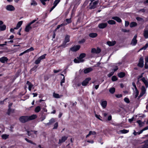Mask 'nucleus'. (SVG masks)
<instances>
[{
  "mask_svg": "<svg viewBox=\"0 0 148 148\" xmlns=\"http://www.w3.org/2000/svg\"><path fill=\"white\" fill-rule=\"evenodd\" d=\"M8 135L7 134H3L1 136V137L3 139L6 140L8 138Z\"/></svg>",
  "mask_w": 148,
  "mask_h": 148,
  "instance_id": "obj_34",
  "label": "nucleus"
},
{
  "mask_svg": "<svg viewBox=\"0 0 148 148\" xmlns=\"http://www.w3.org/2000/svg\"><path fill=\"white\" fill-rule=\"evenodd\" d=\"M137 122L138 123L139 126L140 127L142 126L144 124V123L140 120L137 121Z\"/></svg>",
  "mask_w": 148,
  "mask_h": 148,
  "instance_id": "obj_33",
  "label": "nucleus"
},
{
  "mask_svg": "<svg viewBox=\"0 0 148 148\" xmlns=\"http://www.w3.org/2000/svg\"><path fill=\"white\" fill-rule=\"evenodd\" d=\"M58 126V122H56L55 124L54 125V127L53 128V129H56Z\"/></svg>",
  "mask_w": 148,
  "mask_h": 148,
  "instance_id": "obj_46",
  "label": "nucleus"
},
{
  "mask_svg": "<svg viewBox=\"0 0 148 148\" xmlns=\"http://www.w3.org/2000/svg\"><path fill=\"white\" fill-rule=\"evenodd\" d=\"M148 47V45L147 44H146L145 46L143 47L142 48V49L145 50L146 49L147 47Z\"/></svg>",
  "mask_w": 148,
  "mask_h": 148,
  "instance_id": "obj_63",
  "label": "nucleus"
},
{
  "mask_svg": "<svg viewBox=\"0 0 148 148\" xmlns=\"http://www.w3.org/2000/svg\"><path fill=\"white\" fill-rule=\"evenodd\" d=\"M26 131L27 132V135L28 136H30L32 134L31 133V132H32V130H31V131H29L27 130H26Z\"/></svg>",
  "mask_w": 148,
  "mask_h": 148,
  "instance_id": "obj_49",
  "label": "nucleus"
},
{
  "mask_svg": "<svg viewBox=\"0 0 148 148\" xmlns=\"http://www.w3.org/2000/svg\"><path fill=\"white\" fill-rule=\"evenodd\" d=\"M31 25L29 24V23L26 26L25 28V31L26 32H29L30 30H31L32 27L31 26Z\"/></svg>",
  "mask_w": 148,
  "mask_h": 148,
  "instance_id": "obj_16",
  "label": "nucleus"
},
{
  "mask_svg": "<svg viewBox=\"0 0 148 148\" xmlns=\"http://www.w3.org/2000/svg\"><path fill=\"white\" fill-rule=\"evenodd\" d=\"M86 55V54L85 53H82L80 54L79 57L83 59V58L85 57Z\"/></svg>",
  "mask_w": 148,
  "mask_h": 148,
  "instance_id": "obj_37",
  "label": "nucleus"
},
{
  "mask_svg": "<svg viewBox=\"0 0 148 148\" xmlns=\"http://www.w3.org/2000/svg\"><path fill=\"white\" fill-rule=\"evenodd\" d=\"M49 0H47V1H49ZM42 3L44 5L46 4L45 1H46L47 0H40Z\"/></svg>",
  "mask_w": 148,
  "mask_h": 148,
  "instance_id": "obj_53",
  "label": "nucleus"
},
{
  "mask_svg": "<svg viewBox=\"0 0 148 148\" xmlns=\"http://www.w3.org/2000/svg\"><path fill=\"white\" fill-rule=\"evenodd\" d=\"M89 134H90V135H94L96 134V132L95 131H90L89 132Z\"/></svg>",
  "mask_w": 148,
  "mask_h": 148,
  "instance_id": "obj_51",
  "label": "nucleus"
},
{
  "mask_svg": "<svg viewBox=\"0 0 148 148\" xmlns=\"http://www.w3.org/2000/svg\"><path fill=\"white\" fill-rule=\"evenodd\" d=\"M112 80L114 82L117 80V78L115 76H113L112 77Z\"/></svg>",
  "mask_w": 148,
  "mask_h": 148,
  "instance_id": "obj_38",
  "label": "nucleus"
},
{
  "mask_svg": "<svg viewBox=\"0 0 148 148\" xmlns=\"http://www.w3.org/2000/svg\"><path fill=\"white\" fill-rule=\"evenodd\" d=\"M53 96L54 98H59L62 97V95L60 96L58 94L55 93H54L53 95Z\"/></svg>",
  "mask_w": 148,
  "mask_h": 148,
  "instance_id": "obj_27",
  "label": "nucleus"
},
{
  "mask_svg": "<svg viewBox=\"0 0 148 148\" xmlns=\"http://www.w3.org/2000/svg\"><path fill=\"white\" fill-rule=\"evenodd\" d=\"M7 58L5 57H3L1 58V62L2 63H4L5 62H7L8 60Z\"/></svg>",
  "mask_w": 148,
  "mask_h": 148,
  "instance_id": "obj_22",
  "label": "nucleus"
},
{
  "mask_svg": "<svg viewBox=\"0 0 148 148\" xmlns=\"http://www.w3.org/2000/svg\"><path fill=\"white\" fill-rule=\"evenodd\" d=\"M62 70L61 69H59L58 70H53V72L54 73H56L58 72H59L60 71H61Z\"/></svg>",
  "mask_w": 148,
  "mask_h": 148,
  "instance_id": "obj_55",
  "label": "nucleus"
},
{
  "mask_svg": "<svg viewBox=\"0 0 148 148\" xmlns=\"http://www.w3.org/2000/svg\"><path fill=\"white\" fill-rule=\"evenodd\" d=\"M6 26L5 25H0V31H3L5 30Z\"/></svg>",
  "mask_w": 148,
  "mask_h": 148,
  "instance_id": "obj_26",
  "label": "nucleus"
},
{
  "mask_svg": "<svg viewBox=\"0 0 148 148\" xmlns=\"http://www.w3.org/2000/svg\"><path fill=\"white\" fill-rule=\"evenodd\" d=\"M120 132L122 134H125L129 132V130L125 129H124L120 131Z\"/></svg>",
  "mask_w": 148,
  "mask_h": 148,
  "instance_id": "obj_36",
  "label": "nucleus"
},
{
  "mask_svg": "<svg viewBox=\"0 0 148 148\" xmlns=\"http://www.w3.org/2000/svg\"><path fill=\"white\" fill-rule=\"evenodd\" d=\"M138 66L141 68L143 67V57H141L140 58L139 60V63L138 64Z\"/></svg>",
  "mask_w": 148,
  "mask_h": 148,
  "instance_id": "obj_6",
  "label": "nucleus"
},
{
  "mask_svg": "<svg viewBox=\"0 0 148 148\" xmlns=\"http://www.w3.org/2000/svg\"><path fill=\"white\" fill-rule=\"evenodd\" d=\"M101 51V50L100 48H97V49H96V53H100Z\"/></svg>",
  "mask_w": 148,
  "mask_h": 148,
  "instance_id": "obj_57",
  "label": "nucleus"
},
{
  "mask_svg": "<svg viewBox=\"0 0 148 148\" xmlns=\"http://www.w3.org/2000/svg\"><path fill=\"white\" fill-rule=\"evenodd\" d=\"M135 93L136 95L135 96V98H136L139 94V91L138 89L135 90Z\"/></svg>",
  "mask_w": 148,
  "mask_h": 148,
  "instance_id": "obj_45",
  "label": "nucleus"
},
{
  "mask_svg": "<svg viewBox=\"0 0 148 148\" xmlns=\"http://www.w3.org/2000/svg\"><path fill=\"white\" fill-rule=\"evenodd\" d=\"M108 25L107 23H99L98 25V27L99 29H102L106 28Z\"/></svg>",
  "mask_w": 148,
  "mask_h": 148,
  "instance_id": "obj_4",
  "label": "nucleus"
},
{
  "mask_svg": "<svg viewBox=\"0 0 148 148\" xmlns=\"http://www.w3.org/2000/svg\"><path fill=\"white\" fill-rule=\"evenodd\" d=\"M92 68L91 67L88 68L84 70V73L85 74L93 70Z\"/></svg>",
  "mask_w": 148,
  "mask_h": 148,
  "instance_id": "obj_15",
  "label": "nucleus"
},
{
  "mask_svg": "<svg viewBox=\"0 0 148 148\" xmlns=\"http://www.w3.org/2000/svg\"><path fill=\"white\" fill-rule=\"evenodd\" d=\"M132 85L134 87L135 90L137 89V87H136V84L134 82H132Z\"/></svg>",
  "mask_w": 148,
  "mask_h": 148,
  "instance_id": "obj_61",
  "label": "nucleus"
},
{
  "mask_svg": "<svg viewBox=\"0 0 148 148\" xmlns=\"http://www.w3.org/2000/svg\"><path fill=\"white\" fill-rule=\"evenodd\" d=\"M137 25V24L135 22H132L130 24V26L131 27H133L136 26Z\"/></svg>",
  "mask_w": 148,
  "mask_h": 148,
  "instance_id": "obj_31",
  "label": "nucleus"
},
{
  "mask_svg": "<svg viewBox=\"0 0 148 148\" xmlns=\"http://www.w3.org/2000/svg\"><path fill=\"white\" fill-rule=\"evenodd\" d=\"M19 120L20 122L24 123L28 121V116H22L19 117Z\"/></svg>",
  "mask_w": 148,
  "mask_h": 148,
  "instance_id": "obj_1",
  "label": "nucleus"
},
{
  "mask_svg": "<svg viewBox=\"0 0 148 148\" xmlns=\"http://www.w3.org/2000/svg\"><path fill=\"white\" fill-rule=\"evenodd\" d=\"M141 80L145 84L146 88L148 87V81L147 80L145 79V77H143L141 79Z\"/></svg>",
  "mask_w": 148,
  "mask_h": 148,
  "instance_id": "obj_18",
  "label": "nucleus"
},
{
  "mask_svg": "<svg viewBox=\"0 0 148 148\" xmlns=\"http://www.w3.org/2000/svg\"><path fill=\"white\" fill-rule=\"evenodd\" d=\"M91 80V78L88 77L86 78L82 83V85L83 86H86L88 84L89 82Z\"/></svg>",
  "mask_w": 148,
  "mask_h": 148,
  "instance_id": "obj_9",
  "label": "nucleus"
},
{
  "mask_svg": "<svg viewBox=\"0 0 148 148\" xmlns=\"http://www.w3.org/2000/svg\"><path fill=\"white\" fill-rule=\"evenodd\" d=\"M84 61V60L81 58L79 57H77V58H75L74 60V62L75 63L83 62Z\"/></svg>",
  "mask_w": 148,
  "mask_h": 148,
  "instance_id": "obj_8",
  "label": "nucleus"
},
{
  "mask_svg": "<svg viewBox=\"0 0 148 148\" xmlns=\"http://www.w3.org/2000/svg\"><path fill=\"white\" fill-rule=\"evenodd\" d=\"M27 84L28 86V89L29 91H31V89L32 88L33 86V84L30 83L29 81H27Z\"/></svg>",
  "mask_w": 148,
  "mask_h": 148,
  "instance_id": "obj_20",
  "label": "nucleus"
},
{
  "mask_svg": "<svg viewBox=\"0 0 148 148\" xmlns=\"http://www.w3.org/2000/svg\"><path fill=\"white\" fill-rule=\"evenodd\" d=\"M34 50V48L33 47H31L30 48H29V49H28L26 50V51H27V52H29V51H33Z\"/></svg>",
  "mask_w": 148,
  "mask_h": 148,
  "instance_id": "obj_47",
  "label": "nucleus"
},
{
  "mask_svg": "<svg viewBox=\"0 0 148 148\" xmlns=\"http://www.w3.org/2000/svg\"><path fill=\"white\" fill-rule=\"evenodd\" d=\"M55 121V119L54 118H52L49 120L48 123H45V124L46 126L50 125H52Z\"/></svg>",
  "mask_w": 148,
  "mask_h": 148,
  "instance_id": "obj_11",
  "label": "nucleus"
},
{
  "mask_svg": "<svg viewBox=\"0 0 148 148\" xmlns=\"http://www.w3.org/2000/svg\"><path fill=\"white\" fill-rule=\"evenodd\" d=\"M125 75V73L123 72H121L118 73V77L121 78L124 77Z\"/></svg>",
  "mask_w": 148,
  "mask_h": 148,
  "instance_id": "obj_24",
  "label": "nucleus"
},
{
  "mask_svg": "<svg viewBox=\"0 0 148 148\" xmlns=\"http://www.w3.org/2000/svg\"><path fill=\"white\" fill-rule=\"evenodd\" d=\"M12 105V103H10L9 105V109H8V111L9 112H10V107Z\"/></svg>",
  "mask_w": 148,
  "mask_h": 148,
  "instance_id": "obj_58",
  "label": "nucleus"
},
{
  "mask_svg": "<svg viewBox=\"0 0 148 148\" xmlns=\"http://www.w3.org/2000/svg\"><path fill=\"white\" fill-rule=\"evenodd\" d=\"M60 1V0H55L54 2L53 5L56 6Z\"/></svg>",
  "mask_w": 148,
  "mask_h": 148,
  "instance_id": "obj_43",
  "label": "nucleus"
},
{
  "mask_svg": "<svg viewBox=\"0 0 148 148\" xmlns=\"http://www.w3.org/2000/svg\"><path fill=\"white\" fill-rule=\"evenodd\" d=\"M89 36L91 38H94L97 36V34L96 33H92L89 34Z\"/></svg>",
  "mask_w": 148,
  "mask_h": 148,
  "instance_id": "obj_23",
  "label": "nucleus"
},
{
  "mask_svg": "<svg viewBox=\"0 0 148 148\" xmlns=\"http://www.w3.org/2000/svg\"><path fill=\"white\" fill-rule=\"evenodd\" d=\"M67 138L68 137L66 136H63L62 137L61 139H60L59 140L58 144H60L65 142V141L67 140Z\"/></svg>",
  "mask_w": 148,
  "mask_h": 148,
  "instance_id": "obj_13",
  "label": "nucleus"
},
{
  "mask_svg": "<svg viewBox=\"0 0 148 148\" xmlns=\"http://www.w3.org/2000/svg\"><path fill=\"white\" fill-rule=\"evenodd\" d=\"M25 140L26 141H27L28 143H31L32 144H33V145H36V143H35L33 142L32 141L28 140L27 138H25Z\"/></svg>",
  "mask_w": 148,
  "mask_h": 148,
  "instance_id": "obj_35",
  "label": "nucleus"
},
{
  "mask_svg": "<svg viewBox=\"0 0 148 148\" xmlns=\"http://www.w3.org/2000/svg\"><path fill=\"white\" fill-rule=\"evenodd\" d=\"M66 21L68 23H70L71 22V18H68L66 19Z\"/></svg>",
  "mask_w": 148,
  "mask_h": 148,
  "instance_id": "obj_56",
  "label": "nucleus"
},
{
  "mask_svg": "<svg viewBox=\"0 0 148 148\" xmlns=\"http://www.w3.org/2000/svg\"><path fill=\"white\" fill-rule=\"evenodd\" d=\"M41 60L38 58V59L35 61V63L36 64H38L40 63Z\"/></svg>",
  "mask_w": 148,
  "mask_h": 148,
  "instance_id": "obj_44",
  "label": "nucleus"
},
{
  "mask_svg": "<svg viewBox=\"0 0 148 148\" xmlns=\"http://www.w3.org/2000/svg\"><path fill=\"white\" fill-rule=\"evenodd\" d=\"M23 23V21H19L17 24L16 26L19 28L21 25H22Z\"/></svg>",
  "mask_w": 148,
  "mask_h": 148,
  "instance_id": "obj_41",
  "label": "nucleus"
},
{
  "mask_svg": "<svg viewBox=\"0 0 148 148\" xmlns=\"http://www.w3.org/2000/svg\"><path fill=\"white\" fill-rule=\"evenodd\" d=\"M41 109L40 107L39 106L36 107L35 109V111L36 113L38 112Z\"/></svg>",
  "mask_w": 148,
  "mask_h": 148,
  "instance_id": "obj_32",
  "label": "nucleus"
},
{
  "mask_svg": "<svg viewBox=\"0 0 148 148\" xmlns=\"http://www.w3.org/2000/svg\"><path fill=\"white\" fill-rule=\"evenodd\" d=\"M95 116L97 119H99L101 120L100 119V117H101L100 115H98L97 114H95Z\"/></svg>",
  "mask_w": 148,
  "mask_h": 148,
  "instance_id": "obj_59",
  "label": "nucleus"
},
{
  "mask_svg": "<svg viewBox=\"0 0 148 148\" xmlns=\"http://www.w3.org/2000/svg\"><path fill=\"white\" fill-rule=\"evenodd\" d=\"M124 101L126 103H130V101L129 99L127 97H125L124 99Z\"/></svg>",
  "mask_w": 148,
  "mask_h": 148,
  "instance_id": "obj_48",
  "label": "nucleus"
},
{
  "mask_svg": "<svg viewBox=\"0 0 148 148\" xmlns=\"http://www.w3.org/2000/svg\"><path fill=\"white\" fill-rule=\"evenodd\" d=\"M114 73V72H112L110 73L108 75V77H110L111 76H112Z\"/></svg>",
  "mask_w": 148,
  "mask_h": 148,
  "instance_id": "obj_52",
  "label": "nucleus"
},
{
  "mask_svg": "<svg viewBox=\"0 0 148 148\" xmlns=\"http://www.w3.org/2000/svg\"><path fill=\"white\" fill-rule=\"evenodd\" d=\"M80 46L79 45L75 46L71 48L70 49L73 51H76L78 50L80 48Z\"/></svg>",
  "mask_w": 148,
  "mask_h": 148,
  "instance_id": "obj_10",
  "label": "nucleus"
},
{
  "mask_svg": "<svg viewBox=\"0 0 148 148\" xmlns=\"http://www.w3.org/2000/svg\"><path fill=\"white\" fill-rule=\"evenodd\" d=\"M115 89L114 88H110L109 90V91L111 94H113L115 92Z\"/></svg>",
  "mask_w": 148,
  "mask_h": 148,
  "instance_id": "obj_28",
  "label": "nucleus"
},
{
  "mask_svg": "<svg viewBox=\"0 0 148 148\" xmlns=\"http://www.w3.org/2000/svg\"><path fill=\"white\" fill-rule=\"evenodd\" d=\"M107 105V102L106 101H103L101 102V105L103 108H105Z\"/></svg>",
  "mask_w": 148,
  "mask_h": 148,
  "instance_id": "obj_21",
  "label": "nucleus"
},
{
  "mask_svg": "<svg viewBox=\"0 0 148 148\" xmlns=\"http://www.w3.org/2000/svg\"><path fill=\"white\" fill-rule=\"evenodd\" d=\"M116 97L118 98H120L122 97V95L121 94L117 95H116Z\"/></svg>",
  "mask_w": 148,
  "mask_h": 148,
  "instance_id": "obj_64",
  "label": "nucleus"
},
{
  "mask_svg": "<svg viewBox=\"0 0 148 148\" xmlns=\"http://www.w3.org/2000/svg\"><path fill=\"white\" fill-rule=\"evenodd\" d=\"M136 38L137 35H136L134 36L131 42L130 43L131 45L132 46H135L136 45L137 43V40H136Z\"/></svg>",
  "mask_w": 148,
  "mask_h": 148,
  "instance_id": "obj_5",
  "label": "nucleus"
},
{
  "mask_svg": "<svg viewBox=\"0 0 148 148\" xmlns=\"http://www.w3.org/2000/svg\"><path fill=\"white\" fill-rule=\"evenodd\" d=\"M116 43V42L115 41H108L107 42V44L109 46H112L114 45Z\"/></svg>",
  "mask_w": 148,
  "mask_h": 148,
  "instance_id": "obj_14",
  "label": "nucleus"
},
{
  "mask_svg": "<svg viewBox=\"0 0 148 148\" xmlns=\"http://www.w3.org/2000/svg\"><path fill=\"white\" fill-rule=\"evenodd\" d=\"M143 36L145 39L148 38V30L145 29L143 33Z\"/></svg>",
  "mask_w": 148,
  "mask_h": 148,
  "instance_id": "obj_12",
  "label": "nucleus"
},
{
  "mask_svg": "<svg viewBox=\"0 0 148 148\" xmlns=\"http://www.w3.org/2000/svg\"><path fill=\"white\" fill-rule=\"evenodd\" d=\"M28 121H29L30 120L34 119L36 118L37 117V116L36 114H33L31 116H28Z\"/></svg>",
  "mask_w": 148,
  "mask_h": 148,
  "instance_id": "obj_17",
  "label": "nucleus"
},
{
  "mask_svg": "<svg viewBox=\"0 0 148 148\" xmlns=\"http://www.w3.org/2000/svg\"><path fill=\"white\" fill-rule=\"evenodd\" d=\"M112 19L116 20L117 22L121 23L122 21L121 19L118 16H114L112 17Z\"/></svg>",
  "mask_w": 148,
  "mask_h": 148,
  "instance_id": "obj_19",
  "label": "nucleus"
},
{
  "mask_svg": "<svg viewBox=\"0 0 148 148\" xmlns=\"http://www.w3.org/2000/svg\"><path fill=\"white\" fill-rule=\"evenodd\" d=\"M107 22L110 25L115 24H116V22L113 20H109Z\"/></svg>",
  "mask_w": 148,
  "mask_h": 148,
  "instance_id": "obj_30",
  "label": "nucleus"
},
{
  "mask_svg": "<svg viewBox=\"0 0 148 148\" xmlns=\"http://www.w3.org/2000/svg\"><path fill=\"white\" fill-rule=\"evenodd\" d=\"M129 25V23L128 21H125V27H127Z\"/></svg>",
  "mask_w": 148,
  "mask_h": 148,
  "instance_id": "obj_62",
  "label": "nucleus"
},
{
  "mask_svg": "<svg viewBox=\"0 0 148 148\" xmlns=\"http://www.w3.org/2000/svg\"><path fill=\"white\" fill-rule=\"evenodd\" d=\"M6 9L9 11H13L15 10V8L13 6L11 5H9L6 6Z\"/></svg>",
  "mask_w": 148,
  "mask_h": 148,
  "instance_id": "obj_7",
  "label": "nucleus"
},
{
  "mask_svg": "<svg viewBox=\"0 0 148 148\" xmlns=\"http://www.w3.org/2000/svg\"><path fill=\"white\" fill-rule=\"evenodd\" d=\"M141 92L140 93V94L138 97L139 98L143 96L146 92V89L144 86H142L141 88Z\"/></svg>",
  "mask_w": 148,
  "mask_h": 148,
  "instance_id": "obj_3",
  "label": "nucleus"
},
{
  "mask_svg": "<svg viewBox=\"0 0 148 148\" xmlns=\"http://www.w3.org/2000/svg\"><path fill=\"white\" fill-rule=\"evenodd\" d=\"M99 2L98 0H97L94 1L92 3V2H91L90 3V9H94L96 7V5L98 4Z\"/></svg>",
  "mask_w": 148,
  "mask_h": 148,
  "instance_id": "obj_2",
  "label": "nucleus"
},
{
  "mask_svg": "<svg viewBox=\"0 0 148 148\" xmlns=\"http://www.w3.org/2000/svg\"><path fill=\"white\" fill-rule=\"evenodd\" d=\"M136 19L139 21H142L143 19L139 17H137L136 18Z\"/></svg>",
  "mask_w": 148,
  "mask_h": 148,
  "instance_id": "obj_60",
  "label": "nucleus"
},
{
  "mask_svg": "<svg viewBox=\"0 0 148 148\" xmlns=\"http://www.w3.org/2000/svg\"><path fill=\"white\" fill-rule=\"evenodd\" d=\"M66 24H64V23H62V24H61L60 25H58L57 27V28L55 29V31H57V29H58L60 27H61L65 25H66Z\"/></svg>",
  "mask_w": 148,
  "mask_h": 148,
  "instance_id": "obj_29",
  "label": "nucleus"
},
{
  "mask_svg": "<svg viewBox=\"0 0 148 148\" xmlns=\"http://www.w3.org/2000/svg\"><path fill=\"white\" fill-rule=\"evenodd\" d=\"M141 148H148V144L147 143V140L146 141L145 144L142 146Z\"/></svg>",
  "mask_w": 148,
  "mask_h": 148,
  "instance_id": "obj_42",
  "label": "nucleus"
},
{
  "mask_svg": "<svg viewBox=\"0 0 148 148\" xmlns=\"http://www.w3.org/2000/svg\"><path fill=\"white\" fill-rule=\"evenodd\" d=\"M46 54H45L38 58L41 60L45 58Z\"/></svg>",
  "mask_w": 148,
  "mask_h": 148,
  "instance_id": "obj_40",
  "label": "nucleus"
},
{
  "mask_svg": "<svg viewBox=\"0 0 148 148\" xmlns=\"http://www.w3.org/2000/svg\"><path fill=\"white\" fill-rule=\"evenodd\" d=\"M37 3L34 0H32V2L31 3V5H32L35 6L37 5Z\"/></svg>",
  "mask_w": 148,
  "mask_h": 148,
  "instance_id": "obj_39",
  "label": "nucleus"
},
{
  "mask_svg": "<svg viewBox=\"0 0 148 148\" xmlns=\"http://www.w3.org/2000/svg\"><path fill=\"white\" fill-rule=\"evenodd\" d=\"M70 41V36L68 35H66L65 37L64 42L65 43L69 42Z\"/></svg>",
  "mask_w": 148,
  "mask_h": 148,
  "instance_id": "obj_25",
  "label": "nucleus"
},
{
  "mask_svg": "<svg viewBox=\"0 0 148 148\" xmlns=\"http://www.w3.org/2000/svg\"><path fill=\"white\" fill-rule=\"evenodd\" d=\"M91 52L93 53H96V49L94 48H92L91 50Z\"/></svg>",
  "mask_w": 148,
  "mask_h": 148,
  "instance_id": "obj_50",
  "label": "nucleus"
},
{
  "mask_svg": "<svg viewBox=\"0 0 148 148\" xmlns=\"http://www.w3.org/2000/svg\"><path fill=\"white\" fill-rule=\"evenodd\" d=\"M121 31L124 32H130L129 30H126L125 29H122Z\"/></svg>",
  "mask_w": 148,
  "mask_h": 148,
  "instance_id": "obj_54",
  "label": "nucleus"
}]
</instances>
